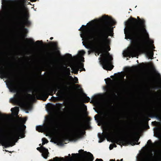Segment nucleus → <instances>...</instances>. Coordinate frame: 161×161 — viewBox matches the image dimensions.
<instances>
[{
	"instance_id": "obj_1",
	"label": "nucleus",
	"mask_w": 161,
	"mask_h": 161,
	"mask_svg": "<svg viewBox=\"0 0 161 161\" xmlns=\"http://www.w3.org/2000/svg\"><path fill=\"white\" fill-rule=\"evenodd\" d=\"M137 19L130 17L125 23V38L132 41V46L129 50L131 54L134 53L137 46L141 45L142 42L143 34L147 31L145 20L139 17H137Z\"/></svg>"
},
{
	"instance_id": "obj_2",
	"label": "nucleus",
	"mask_w": 161,
	"mask_h": 161,
	"mask_svg": "<svg viewBox=\"0 0 161 161\" xmlns=\"http://www.w3.org/2000/svg\"><path fill=\"white\" fill-rule=\"evenodd\" d=\"M103 18L104 23L99 27L98 31L101 46L97 49L98 52L97 55L102 53L101 55L102 56L101 61L103 69L111 71L114 67L111 64L113 58L108 52L106 51L104 53L103 52L105 43L106 42L108 36H111L113 32V28L109 25L111 23L108 15L103 16Z\"/></svg>"
},
{
	"instance_id": "obj_3",
	"label": "nucleus",
	"mask_w": 161,
	"mask_h": 161,
	"mask_svg": "<svg viewBox=\"0 0 161 161\" xmlns=\"http://www.w3.org/2000/svg\"><path fill=\"white\" fill-rule=\"evenodd\" d=\"M13 129L8 135V132L3 129H0V142L4 143L7 147H12L15 145L17 139L21 133V127L17 125L13 126Z\"/></svg>"
},
{
	"instance_id": "obj_4",
	"label": "nucleus",
	"mask_w": 161,
	"mask_h": 161,
	"mask_svg": "<svg viewBox=\"0 0 161 161\" xmlns=\"http://www.w3.org/2000/svg\"><path fill=\"white\" fill-rule=\"evenodd\" d=\"M7 86L11 92H17L14 95V97L10 99V101L14 103H18L23 98L19 92L17 85L12 80H10L7 83Z\"/></svg>"
},
{
	"instance_id": "obj_5",
	"label": "nucleus",
	"mask_w": 161,
	"mask_h": 161,
	"mask_svg": "<svg viewBox=\"0 0 161 161\" xmlns=\"http://www.w3.org/2000/svg\"><path fill=\"white\" fill-rule=\"evenodd\" d=\"M127 137H119L116 138L115 140V143L119 145L122 144L123 146H127L129 144H131L134 146L136 144L139 145L140 142H137L133 141L130 138L131 135L127 133Z\"/></svg>"
},
{
	"instance_id": "obj_6",
	"label": "nucleus",
	"mask_w": 161,
	"mask_h": 161,
	"mask_svg": "<svg viewBox=\"0 0 161 161\" xmlns=\"http://www.w3.org/2000/svg\"><path fill=\"white\" fill-rule=\"evenodd\" d=\"M85 27L86 26L85 25H82L81 27L79 30L80 31H83V34H81V37H82L83 36L85 39L87 41L92 40L95 39V35L93 32V30L91 28L85 30L82 28H85Z\"/></svg>"
},
{
	"instance_id": "obj_7",
	"label": "nucleus",
	"mask_w": 161,
	"mask_h": 161,
	"mask_svg": "<svg viewBox=\"0 0 161 161\" xmlns=\"http://www.w3.org/2000/svg\"><path fill=\"white\" fill-rule=\"evenodd\" d=\"M54 91V87L48 88L46 91H43L39 92L37 96V99L46 101L48 98L49 95L53 96Z\"/></svg>"
},
{
	"instance_id": "obj_8",
	"label": "nucleus",
	"mask_w": 161,
	"mask_h": 161,
	"mask_svg": "<svg viewBox=\"0 0 161 161\" xmlns=\"http://www.w3.org/2000/svg\"><path fill=\"white\" fill-rule=\"evenodd\" d=\"M73 108L72 113L73 115L77 118H80L81 115V110L79 105L73 104Z\"/></svg>"
},
{
	"instance_id": "obj_9",
	"label": "nucleus",
	"mask_w": 161,
	"mask_h": 161,
	"mask_svg": "<svg viewBox=\"0 0 161 161\" xmlns=\"http://www.w3.org/2000/svg\"><path fill=\"white\" fill-rule=\"evenodd\" d=\"M82 125L81 124H80L78 126L75 131V133L69 134L68 136L76 137L79 138L81 137L82 134Z\"/></svg>"
},
{
	"instance_id": "obj_10",
	"label": "nucleus",
	"mask_w": 161,
	"mask_h": 161,
	"mask_svg": "<svg viewBox=\"0 0 161 161\" xmlns=\"http://www.w3.org/2000/svg\"><path fill=\"white\" fill-rule=\"evenodd\" d=\"M0 78L1 79L8 78L11 75V72L9 71H5L3 67L0 66Z\"/></svg>"
},
{
	"instance_id": "obj_11",
	"label": "nucleus",
	"mask_w": 161,
	"mask_h": 161,
	"mask_svg": "<svg viewBox=\"0 0 161 161\" xmlns=\"http://www.w3.org/2000/svg\"><path fill=\"white\" fill-rule=\"evenodd\" d=\"M83 67L84 64L82 63H80L75 65L73 68V70L75 71V74H77L79 69H81L82 71H85V69Z\"/></svg>"
},
{
	"instance_id": "obj_12",
	"label": "nucleus",
	"mask_w": 161,
	"mask_h": 161,
	"mask_svg": "<svg viewBox=\"0 0 161 161\" xmlns=\"http://www.w3.org/2000/svg\"><path fill=\"white\" fill-rule=\"evenodd\" d=\"M84 152L85 154H83V156L84 158H86V154H87L88 155V160L89 161H93L94 159V157L93 155L90 152H87L86 151H84V150H80L79 151V152L80 153L81 152Z\"/></svg>"
},
{
	"instance_id": "obj_13",
	"label": "nucleus",
	"mask_w": 161,
	"mask_h": 161,
	"mask_svg": "<svg viewBox=\"0 0 161 161\" xmlns=\"http://www.w3.org/2000/svg\"><path fill=\"white\" fill-rule=\"evenodd\" d=\"M41 148L42 149V156L44 158L47 159L49 153L48 149L43 146H41Z\"/></svg>"
},
{
	"instance_id": "obj_14",
	"label": "nucleus",
	"mask_w": 161,
	"mask_h": 161,
	"mask_svg": "<svg viewBox=\"0 0 161 161\" xmlns=\"http://www.w3.org/2000/svg\"><path fill=\"white\" fill-rule=\"evenodd\" d=\"M148 117L151 118H155L158 120L161 119V117L157 113L154 112H151L149 114Z\"/></svg>"
},
{
	"instance_id": "obj_15",
	"label": "nucleus",
	"mask_w": 161,
	"mask_h": 161,
	"mask_svg": "<svg viewBox=\"0 0 161 161\" xmlns=\"http://www.w3.org/2000/svg\"><path fill=\"white\" fill-rule=\"evenodd\" d=\"M52 44L53 47H54V49L56 51V53L60 55V51L58 50V43L57 42H50Z\"/></svg>"
},
{
	"instance_id": "obj_16",
	"label": "nucleus",
	"mask_w": 161,
	"mask_h": 161,
	"mask_svg": "<svg viewBox=\"0 0 161 161\" xmlns=\"http://www.w3.org/2000/svg\"><path fill=\"white\" fill-rule=\"evenodd\" d=\"M108 135V133L106 132L105 134H103L102 135L100 134H98V137L99 138V142L101 143L103 142L105 139V138Z\"/></svg>"
},
{
	"instance_id": "obj_17",
	"label": "nucleus",
	"mask_w": 161,
	"mask_h": 161,
	"mask_svg": "<svg viewBox=\"0 0 161 161\" xmlns=\"http://www.w3.org/2000/svg\"><path fill=\"white\" fill-rule=\"evenodd\" d=\"M47 121L48 124L50 126L53 125L55 123V121L54 119L52 117L48 118Z\"/></svg>"
},
{
	"instance_id": "obj_18",
	"label": "nucleus",
	"mask_w": 161,
	"mask_h": 161,
	"mask_svg": "<svg viewBox=\"0 0 161 161\" xmlns=\"http://www.w3.org/2000/svg\"><path fill=\"white\" fill-rule=\"evenodd\" d=\"M22 24L23 26L25 25L27 26H29L31 25V22L28 20H24L22 22Z\"/></svg>"
},
{
	"instance_id": "obj_19",
	"label": "nucleus",
	"mask_w": 161,
	"mask_h": 161,
	"mask_svg": "<svg viewBox=\"0 0 161 161\" xmlns=\"http://www.w3.org/2000/svg\"><path fill=\"white\" fill-rule=\"evenodd\" d=\"M50 58L53 61L55 60L56 58L55 52H52L50 53Z\"/></svg>"
},
{
	"instance_id": "obj_20",
	"label": "nucleus",
	"mask_w": 161,
	"mask_h": 161,
	"mask_svg": "<svg viewBox=\"0 0 161 161\" xmlns=\"http://www.w3.org/2000/svg\"><path fill=\"white\" fill-rule=\"evenodd\" d=\"M21 92H25L26 93V95L28 96L30 98H32L33 97L30 94H27V91L26 89H23L21 90Z\"/></svg>"
},
{
	"instance_id": "obj_21",
	"label": "nucleus",
	"mask_w": 161,
	"mask_h": 161,
	"mask_svg": "<svg viewBox=\"0 0 161 161\" xmlns=\"http://www.w3.org/2000/svg\"><path fill=\"white\" fill-rule=\"evenodd\" d=\"M17 13L18 15L20 16L21 18H22V17L21 16V15L22 14L23 12L21 9L19 8L18 9L17 11Z\"/></svg>"
},
{
	"instance_id": "obj_22",
	"label": "nucleus",
	"mask_w": 161,
	"mask_h": 161,
	"mask_svg": "<svg viewBox=\"0 0 161 161\" xmlns=\"http://www.w3.org/2000/svg\"><path fill=\"white\" fill-rule=\"evenodd\" d=\"M147 54L150 58L153 59V52H148Z\"/></svg>"
},
{
	"instance_id": "obj_23",
	"label": "nucleus",
	"mask_w": 161,
	"mask_h": 161,
	"mask_svg": "<svg viewBox=\"0 0 161 161\" xmlns=\"http://www.w3.org/2000/svg\"><path fill=\"white\" fill-rule=\"evenodd\" d=\"M36 130L38 131L39 132H41L42 131V127L41 126L39 125L37 126L36 127Z\"/></svg>"
},
{
	"instance_id": "obj_24",
	"label": "nucleus",
	"mask_w": 161,
	"mask_h": 161,
	"mask_svg": "<svg viewBox=\"0 0 161 161\" xmlns=\"http://www.w3.org/2000/svg\"><path fill=\"white\" fill-rule=\"evenodd\" d=\"M108 115L105 114V116L106 117V118L108 121V122L110 123H112L113 122V119L111 117H106L107 116H108Z\"/></svg>"
},
{
	"instance_id": "obj_25",
	"label": "nucleus",
	"mask_w": 161,
	"mask_h": 161,
	"mask_svg": "<svg viewBox=\"0 0 161 161\" xmlns=\"http://www.w3.org/2000/svg\"><path fill=\"white\" fill-rule=\"evenodd\" d=\"M85 53V52L84 50H81L79 52V55L80 56V57H82V56H83Z\"/></svg>"
},
{
	"instance_id": "obj_26",
	"label": "nucleus",
	"mask_w": 161,
	"mask_h": 161,
	"mask_svg": "<svg viewBox=\"0 0 161 161\" xmlns=\"http://www.w3.org/2000/svg\"><path fill=\"white\" fill-rule=\"evenodd\" d=\"M42 144L43 145H44L46 143H47L48 142V141L45 138H42Z\"/></svg>"
},
{
	"instance_id": "obj_27",
	"label": "nucleus",
	"mask_w": 161,
	"mask_h": 161,
	"mask_svg": "<svg viewBox=\"0 0 161 161\" xmlns=\"http://www.w3.org/2000/svg\"><path fill=\"white\" fill-rule=\"evenodd\" d=\"M24 20H28L29 17V15L28 13L25 14L24 15Z\"/></svg>"
},
{
	"instance_id": "obj_28",
	"label": "nucleus",
	"mask_w": 161,
	"mask_h": 161,
	"mask_svg": "<svg viewBox=\"0 0 161 161\" xmlns=\"http://www.w3.org/2000/svg\"><path fill=\"white\" fill-rule=\"evenodd\" d=\"M26 40L28 41V43L30 44L35 43L34 41L32 39H26Z\"/></svg>"
},
{
	"instance_id": "obj_29",
	"label": "nucleus",
	"mask_w": 161,
	"mask_h": 161,
	"mask_svg": "<svg viewBox=\"0 0 161 161\" xmlns=\"http://www.w3.org/2000/svg\"><path fill=\"white\" fill-rule=\"evenodd\" d=\"M19 110V108L18 107H15L13 108H12L11 111L12 112H13V111H14L15 112H17Z\"/></svg>"
},
{
	"instance_id": "obj_30",
	"label": "nucleus",
	"mask_w": 161,
	"mask_h": 161,
	"mask_svg": "<svg viewBox=\"0 0 161 161\" xmlns=\"http://www.w3.org/2000/svg\"><path fill=\"white\" fill-rule=\"evenodd\" d=\"M64 71L66 72H68L69 74H70V69L69 68H67L66 67H63Z\"/></svg>"
},
{
	"instance_id": "obj_31",
	"label": "nucleus",
	"mask_w": 161,
	"mask_h": 161,
	"mask_svg": "<svg viewBox=\"0 0 161 161\" xmlns=\"http://www.w3.org/2000/svg\"><path fill=\"white\" fill-rule=\"evenodd\" d=\"M68 136H63L62 137V139L63 141V142H64L65 140L67 139H68Z\"/></svg>"
},
{
	"instance_id": "obj_32",
	"label": "nucleus",
	"mask_w": 161,
	"mask_h": 161,
	"mask_svg": "<svg viewBox=\"0 0 161 161\" xmlns=\"http://www.w3.org/2000/svg\"><path fill=\"white\" fill-rule=\"evenodd\" d=\"M90 98L87 96H86V97L85 98V102L86 103L89 102L90 101Z\"/></svg>"
},
{
	"instance_id": "obj_33",
	"label": "nucleus",
	"mask_w": 161,
	"mask_h": 161,
	"mask_svg": "<svg viewBox=\"0 0 161 161\" xmlns=\"http://www.w3.org/2000/svg\"><path fill=\"white\" fill-rule=\"evenodd\" d=\"M66 57L67 58H72V56L71 54H70L69 53H68L66 54Z\"/></svg>"
},
{
	"instance_id": "obj_34",
	"label": "nucleus",
	"mask_w": 161,
	"mask_h": 161,
	"mask_svg": "<svg viewBox=\"0 0 161 161\" xmlns=\"http://www.w3.org/2000/svg\"><path fill=\"white\" fill-rule=\"evenodd\" d=\"M39 146H41V147H38L37 148V149L39 151V152H40L41 153L42 152V149L41 148V146H42L41 145V144H40Z\"/></svg>"
},
{
	"instance_id": "obj_35",
	"label": "nucleus",
	"mask_w": 161,
	"mask_h": 161,
	"mask_svg": "<svg viewBox=\"0 0 161 161\" xmlns=\"http://www.w3.org/2000/svg\"><path fill=\"white\" fill-rule=\"evenodd\" d=\"M74 80L75 81V83H78V79L77 77H75L74 78Z\"/></svg>"
},
{
	"instance_id": "obj_36",
	"label": "nucleus",
	"mask_w": 161,
	"mask_h": 161,
	"mask_svg": "<svg viewBox=\"0 0 161 161\" xmlns=\"http://www.w3.org/2000/svg\"><path fill=\"white\" fill-rule=\"evenodd\" d=\"M42 41H37L35 43L37 44H40L41 43H42Z\"/></svg>"
},
{
	"instance_id": "obj_37",
	"label": "nucleus",
	"mask_w": 161,
	"mask_h": 161,
	"mask_svg": "<svg viewBox=\"0 0 161 161\" xmlns=\"http://www.w3.org/2000/svg\"><path fill=\"white\" fill-rule=\"evenodd\" d=\"M150 120V119H148L147 117H146L144 119L145 122L147 123H148V121Z\"/></svg>"
},
{
	"instance_id": "obj_38",
	"label": "nucleus",
	"mask_w": 161,
	"mask_h": 161,
	"mask_svg": "<svg viewBox=\"0 0 161 161\" xmlns=\"http://www.w3.org/2000/svg\"><path fill=\"white\" fill-rule=\"evenodd\" d=\"M54 160L56 161H59V158L58 157H56L53 159Z\"/></svg>"
},
{
	"instance_id": "obj_39",
	"label": "nucleus",
	"mask_w": 161,
	"mask_h": 161,
	"mask_svg": "<svg viewBox=\"0 0 161 161\" xmlns=\"http://www.w3.org/2000/svg\"><path fill=\"white\" fill-rule=\"evenodd\" d=\"M80 57V60L81 61L83 62H84V58L83 57Z\"/></svg>"
},
{
	"instance_id": "obj_40",
	"label": "nucleus",
	"mask_w": 161,
	"mask_h": 161,
	"mask_svg": "<svg viewBox=\"0 0 161 161\" xmlns=\"http://www.w3.org/2000/svg\"><path fill=\"white\" fill-rule=\"evenodd\" d=\"M79 155V153H76V154H75V153H72V156H73V157H74H74H75V156H78V155Z\"/></svg>"
},
{
	"instance_id": "obj_41",
	"label": "nucleus",
	"mask_w": 161,
	"mask_h": 161,
	"mask_svg": "<svg viewBox=\"0 0 161 161\" xmlns=\"http://www.w3.org/2000/svg\"><path fill=\"white\" fill-rule=\"evenodd\" d=\"M158 157L159 159L161 161V151L160 152V154L158 155Z\"/></svg>"
},
{
	"instance_id": "obj_42",
	"label": "nucleus",
	"mask_w": 161,
	"mask_h": 161,
	"mask_svg": "<svg viewBox=\"0 0 161 161\" xmlns=\"http://www.w3.org/2000/svg\"><path fill=\"white\" fill-rule=\"evenodd\" d=\"M84 41H83L82 42V43L83 44V45H84L85 46V47L86 48H89V47L87 46L86 45H85L84 44Z\"/></svg>"
},
{
	"instance_id": "obj_43",
	"label": "nucleus",
	"mask_w": 161,
	"mask_h": 161,
	"mask_svg": "<svg viewBox=\"0 0 161 161\" xmlns=\"http://www.w3.org/2000/svg\"><path fill=\"white\" fill-rule=\"evenodd\" d=\"M113 145H110L109 147V148L110 150H112L113 149Z\"/></svg>"
},
{
	"instance_id": "obj_44",
	"label": "nucleus",
	"mask_w": 161,
	"mask_h": 161,
	"mask_svg": "<svg viewBox=\"0 0 161 161\" xmlns=\"http://www.w3.org/2000/svg\"><path fill=\"white\" fill-rule=\"evenodd\" d=\"M150 47L151 48H152V49H153L155 48V47L153 45H150Z\"/></svg>"
},
{
	"instance_id": "obj_45",
	"label": "nucleus",
	"mask_w": 161,
	"mask_h": 161,
	"mask_svg": "<svg viewBox=\"0 0 161 161\" xmlns=\"http://www.w3.org/2000/svg\"><path fill=\"white\" fill-rule=\"evenodd\" d=\"M54 88V91L53 92V93L54 94H55L57 91V89L56 88Z\"/></svg>"
},
{
	"instance_id": "obj_46",
	"label": "nucleus",
	"mask_w": 161,
	"mask_h": 161,
	"mask_svg": "<svg viewBox=\"0 0 161 161\" xmlns=\"http://www.w3.org/2000/svg\"><path fill=\"white\" fill-rule=\"evenodd\" d=\"M96 161H103L102 159L97 158L96 159Z\"/></svg>"
},
{
	"instance_id": "obj_47",
	"label": "nucleus",
	"mask_w": 161,
	"mask_h": 161,
	"mask_svg": "<svg viewBox=\"0 0 161 161\" xmlns=\"http://www.w3.org/2000/svg\"><path fill=\"white\" fill-rule=\"evenodd\" d=\"M112 95L114 97H117V96L116 95L115 93H112Z\"/></svg>"
},
{
	"instance_id": "obj_48",
	"label": "nucleus",
	"mask_w": 161,
	"mask_h": 161,
	"mask_svg": "<svg viewBox=\"0 0 161 161\" xmlns=\"http://www.w3.org/2000/svg\"><path fill=\"white\" fill-rule=\"evenodd\" d=\"M161 88V87L160 86H157L155 88V89H160Z\"/></svg>"
},
{
	"instance_id": "obj_49",
	"label": "nucleus",
	"mask_w": 161,
	"mask_h": 161,
	"mask_svg": "<svg viewBox=\"0 0 161 161\" xmlns=\"http://www.w3.org/2000/svg\"><path fill=\"white\" fill-rule=\"evenodd\" d=\"M111 23L115 24L116 23V22L114 20H112L111 21Z\"/></svg>"
},
{
	"instance_id": "obj_50",
	"label": "nucleus",
	"mask_w": 161,
	"mask_h": 161,
	"mask_svg": "<svg viewBox=\"0 0 161 161\" xmlns=\"http://www.w3.org/2000/svg\"><path fill=\"white\" fill-rule=\"evenodd\" d=\"M46 129L47 130H49V132L50 133H51V132H50V131L49 130V127H48V126L46 127Z\"/></svg>"
},
{
	"instance_id": "obj_51",
	"label": "nucleus",
	"mask_w": 161,
	"mask_h": 161,
	"mask_svg": "<svg viewBox=\"0 0 161 161\" xmlns=\"http://www.w3.org/2000/svg\"><path fill=\"white\" fill-rule=\"evenodd\" d=\"M110 47H107V49L106 50V51H110Z\"/></svg>"
},
{
	"instance_id": "obj_52",
	"label": "nucleus",
	"mask_w": 161,
	"mask_h": 161,
	"mask_svg": "<svg viewBox=\"0 0 161 161\" xmlns=\"http://www.w3.org/2000/svg\"><path fill=\"white\" fill-rule=\"evenodd\" d=\"M152 69H153V71H156V69H155L154 67L153 66L152 67Z\"/></svg>"
},
{
	"instance_id": "obj_53",
	"label": "nucleus",
	"mask_w": 161,
	"mask_h": 161,
	"mask_svg": "<svg viewBox=\"0 0 161 161\" xmlns=\"http://www.w3.org/2000/svg\"><path fill=\"white\" fill-rule=\"evenodd\" d=\"M149 142L151 144H152V142H151V141L150 140H148V142Z\"/></svg>"
},
{
	"instance_id": "obj_54",
	"label": "nucleus",
	"mask_w": 161,
	"mask_h": 161,
	"mask_svg": "<svg viewBox=\"0 0 161 161\" xmlns=\"http://www.w3.org/2000/svg\"><path fill=\"white\" fill-rule=\"evenodd\" d=\"M113 147H117L116 145L115 144H113Z\"/></svg>"
},
{
	"instance_id": "obj_55",
	"label": "nucleus",
	"mask_w": 161,
	"mask_h": 161,
	"mask_svg": "<svg viewBox=\"0 0 161 161\" xmlns=\"http://www.w3.org/2000/svg\"><path fill=\"white\" fill-rule=\"evenodd\" d=\"M110 94H111V91H110L108 93V95H110Z\"/></svg>"
},
{
	"instance_id": "obj_56",
	"label": "nucleus",
	"mask_w": 161,
	"mask_h": 161,
	"mask_svg": "<svg viewBox=\"0 0 161 161\" xmlns=\"http://www.w3.org/2000/svg\"><path fill=\"white\" fill-rule=\"evenodd\" d=\"M98 115L97 114V115H95V119H96V117H98Z\"/></svg>"
},
{
	"instance_id": "obj_57",
	"label": "nucleus",
	"mask_w": 161,
	"mask_h": 161,
	"mask_svg": "<svg viewBox=\"0 0 161 161\" xmlns=\"http://www.w3.org/2000/svg\"><path fill=\"white\" fill-rule=\"evenodd\" d=\"M107 79L108 80H109V81H111V79L110 78H108Z\"/></svg>"
},
{
	"instance_id": "obj_58",
	"label": "nucleus",
	"mask_w": 161,
	"mask_h": 161,
	"mask_svg": "<svg viewBox=\"0 0 161 161\" xmlns=\"http://www.w3.org/2000/svg\"><path fill=\"white\" fill-rule=\"evenodd\" d=\"M53 39V37H50V39L51 40H52Z\"/></svg>"
},
{
	"instance_id": "obj_59",
	"label": "nucleus",
	"mask_w": 161,
	"mask_h": 161,
	"mask_svg": "<svg viewBox=\"0 0 161 161\" xmlns=\"http://www.w3.org/2000/svg\"><path fill=\"white\" fill-rule=\"evenodd\" d=\"M23 126V127L24 128H26V126H25V125H24Z\"/></svg>"
},
{
	"instance_id": "obj_60",
	"label": "nucleus",
	"mask_w": 161,
	"mask_h": 161,
	"mask_svg": "<svg viewBox=\"0 0 161 161\" xmlns=\"http://www.w3.org/2000/svg\"><path fill=\"white\" fill-rule=\"evenodd\" d=\"M84 105L85 107L86 108V109H87V108H86V106L84 104Z\"/></svg>"
},
{
	"instance_id": "obj_61",
	"label": "nucleus",
	"mask_w": 161,
	"mask_h": 161,
	"mask_svg": "<svg viewBox=\"0 0 161 161\" xmlns=\"http://www.w3.org/2000/svg\"><path fill=\"white\" fill-rule=\"evenodd\" d=\"M153 43V41H152L151 42V43Z\"/></svg>"
},
{
	"instance_id": "obj_62",
	"label": "nucleus",
	"mask_w": 161,
	"mask_h": 161,
	"mask_svg": "<svg viewBox=\"0 0 161 161\" xmlns=\"http://www.w3.org/2000/svg\"><path fill=\"white\" fill-rule=\"evenodd\" d=\"M69 77H70L72 79H73V77H72L71 76H69Z\"/></svg>"
},
{
	"instance_id": "obj_63",
	"label": "nucleus",
	"mask_w": 161,
	"mask_h": 161,
	"mask_svg": "<svg viewBox=\"0 0 161 161\" xmlns=\"http://www.w3.org/2000/svg\"><path fill=\"white\" fill-rule=\"evenodd\" d=\"M138 139H137V140H136V141L137 142L138 141Z\"/></svg>"
},
{
	"instance_id": "obj_64",
	"label": "nucleus",
	"mask_w": 161,
	"mask_h": 161,
	"mask_svg": "<svg viewBox=\"0 0 161 161\" xmlns=\"http://www.w3.org/2000/svg\"><path fill=\"white\" fill-rule=\"evenodd\" d=\"M89 53L90 52V51H88Z\"/></svg>"
}]
</instances>
